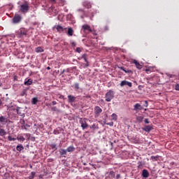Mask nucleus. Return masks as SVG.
<instances>
[{"label": "nucleus", "mask_w": 179, "mask_h": 179, "mask_svg": "<svg viewBox=\"0 0 179 179\" xmlns=\"http://www.w3.org/2000/svg\"><path fill=\"white\" fill-rule=\"evenodd\" d=\"M68 36H73V29H72V27L68 28Z\"/></svg>", "instance_id": "dca6fc26"}, {"label": "nucleus", "mask_w": 179, "mask_h": 179, "mask_svg": "<svg viewBox=\"0 0 179 179\" xmlns=\"http://www.w3.org/2000/svg\"><path fill=\"white\" fill-rule=\"evenodd\" d=\"M120 69H121V71H125V69H124V67H120Z\"/></svg>", "instance_id": "a18cd8bd"}, {"label": "nucleus", "mask_w": 179, "mask_h": 179, "mask_svg": "<svg viewBox=\"0 0 179 179\" xmlns=\"http://www.w3.org/2000/svg\"><path fill=\"white\" fill-rule=\"evenodd\" d=\"M83 29L85 33H89V32L92 31V29L90 28V26H89L87 24L83 25Z\"/></svg>", "instance_id": "423d86ee"}, {"label": "nucleus", "mask_w": 179, "mask_h": 179, "mask_svg": "<svg viewBox=\"0 0 179 179\" xmlns=\"http://www.w3.org/2000/svg\"><path fill=\"white\" fill-rule=\"evenodd\" d=\"M0 86H2V83H0Z\"/></svg>", "instance_id": "864d4df0"}, {"label": "nucleus", "mask_w": 179, "mask_h": 179, "mask_svg": "<svg viewBox=\"0 0 179 179\" xmlns=\"http://www.w3.org/2000/svg\"><path fill=\"white\" fill-rule=\"evenodd\" d=\"M83 58H84V61H85V62H87V59H86V57L83 56Z\"/></svg>", "instance_id": "ea45409f"}, {"label": "nucleus", "mask_w": 179, "mask_h": 179, "mask_svg": "<svg viewBox=\"0 0 179 179\" xmlns=\"http://www.w3.org/2000/svg\"><path fill=\"white\" fill-rule=\"evenodd\" d=\"M115 177V173H114V171H111L109 173H108V176L106 177L107 178H110V179H113Z\"/></svg>", "instance_id": "4468645a"}, {"label": "nucleus", "mask_w": 179, "mask_h": 179, "mask_svg": "<svg viewBox=\"0 0 179 179\" xmlns=\"http://www.w3.org/2000/svg\"><path fill=\"white\" fill-rule=\"evenodd\" d=\"M101 111H103V110H101L99 106H96L94 108V113L96 117H99V115L101 114Z\"/></svg>", "instance_id": "6e6552de"}, {"label": "nucleus", "mask_w": 179, "mask_h": 179, "mask_svg": "<svg viewBox=\"0 0 179 179\" xmlns=\"http://www.w3.org/2000/svg\"><path fill=\"white\" fill-rule=\"evenodd\" d=\"M55 29H56V30H57L59 33H62V31H64V30H66V28H64L61 25L55 26Z\"/></svg>", "instance_id": "0eeeda50"}, {"label": "nucleus", "mask_w": 179, "mask_h": 179, "mask_svg": "<svg viewBox=\"0 0 179 179\" xmlns=\"http://www.w3.org/2000/svg\"><path fill=\"white\" fill-rule=\"evenodd\" d=\"M29 4L27 3H25L20 6V10L22 13H27L29 12Z\"/></svg>", "instance_id": "7ed1b4c3"}, {"label": "nucleus", "mask_w": 179, "mask_h": 179, "mask_svg": "<svg viewBox=\"0 0 179 179\" xmlns=\"http://www.w3.org/2000/svg\"><path fill=\"white\" fill-rule=\"evenodd\" d=\"M124 72H125V73H129V71H127V70H124V71H123Z\"/></svg>", "instance_id": "49530a36"}, {"label": "nucleus", "mask_w": 179, "mask_h": 179, "mask_svg": "<svg viewBox=\"0 0 179 179\" xmlns=\"http://www.w3.org/2000/svg\"><path fill=\"white\" fill-rule=\"evenodd\" d=\"M8 141H16V138H12V136H9L8 137Z\"/></svg>", "instance_id": "c756f323"}, {"label": "nucleus", "mask_w": 179, "mask_h": 179, "mask_svg": "<svg viewBox=\"0 0 179 179\" xmlns=\"http://www.w3.org/2000/svg\"><path fill=\"white\" fill-rule=\"evenodd\" d=\"M36 176V172H31V176L29 177V179H33Z\"/></svg>", "instance_id": "cd10ccee"}, {"label": "nucleus", "mask_w": 179, "mask_h": 179, "mask_svg": "<svg viewBox=\"0 0 179 179\" xmlns=\"http://www.w3.org/2000/svg\"><path fill=\"white\" fill-rule=\"evenodd\" d=\"M16 149L18 152H22V150H23L24 148L23 147V145H17Z\"/></svg>", "instance_id": "412c9836"}, {"label": "nucleus", "mask_w": 179, "mask_h": 179, "mask_svg": "<svg viewBox=\"0 0 179 179\" xmlns=\"http://www.w3.org/2000/svg\"><path fill=\"white\" fill-rule=\"evenodd\" d=\"M17 141H20V142H24V137L20 136L17 138Z\"/></svg>", "instance_id": "c85d7f7f"}, {"label": "nucleus", "mask_w": 179, "mask_h": 179, "mask_svg": "<svg viewBox=\"0 0 179 179\" xmlns=\"http://www.w3.org/2000/svg\"><path fill=\"white\" fill-rule=\"evenodd\" d=\"M133 64H134L137 68V69H141L142 68V65L138 62L136 59L133 61Z\"/></svg>", "instance_id": "ddd939ff"}, {"label": "nucleus", "mask_w": 179, "mask_h": 179, "mask_svg": "<svg viewBox=\"0 0 179 179\" xmlns=\"http://www.w3.org/2000/svg\"><path fill=\"white\" fill-rule=\"evenodd\" d=\"M136 120L138 122H142V121H143V116H138Z\"/></svg>", "instance_id": "4be33fe9"}, {"label": "nucleus", "mask_w": 179, "mask_h": 179, "mask_svg": "<svg viewBox=\"0 0 179 179\" xmlns=\"http://www.w3.org/2000/svg\"><path fill=\"white\" fill-rule=\"evenodd\" d=\"M0 128H1V125H0Z\"/></svg>", "instance_id": "5fc2aeb1"}, {"label": "nucleus", "mask_w": 179, "mask_h": 179, "mask_svg": "<svg viewBox=\"0 0 179 179\" xmlns=\"http://www.w3.org/2000/svg\"><path fill=\"white\" fill-rule=\"evenodd\" d=\"M59 99H64V96L60 95L59 97Z\"/></svg>", "instance_id": "de8ad7c7"}, {"label": "nucleus", "mask_w": 179, "mask_h": 179, "mask_svg": "<svg viewBox=\"0 0 179 179\" xmlns=\"http://www.w3.org/2000/svg\"><path fill=\"white\" fill-rule=\"evenodd\" d=\"M144 122L145 124H149V120L148 119H145Z\"/></svg>", "instance_id": "4c0bfd02"}, {"label": "nucleus", "mask_w": 179, "mask_h": 179, "mask_svg": "<svg viewBox=\"0 0 179 179\" xmlns=\"http://www.w3.org/2000/svg\"><path fill=\"white\" fill-rule=\"evenodd\" d=\"M145 72H149V69H147L145 70Z\"/></svg>", "instance_id": "8fccbe9b"}, {"label": "nucleus", "mask_w": 179, "mask_h": 179, "mask_svg": "<svg viewBox=\"0 0 179 179\" xmlns=\"http://www.w3.org/2000/svg\"><path fill=\"white\" fill-rule=\"evenodd\" d=\"M113 99H114V91L109 90L106 94V101L110 102L111 100H113Z\"/></svg>", "instance_id": "f257e3e1"}, {"label": "nucleus", "mask_w": 179, "mask_h": 179, "mask_svg": "<svg viewBox=\"0 0 179 179\" xmlns=\"http://www.w3.org/2000/svg\"><path fill=\"white\" fill-rule=\"evenodd\" d=\"M36 52H44V50L41 47H38L35 50Z\"/></svg>", "instance_id": "a211bd4d"}, {"label": "nucleus", "mask_w": 179, "mask_h": 179, "mask_svg": "<svg viewBox=\"0 0 179 179\" xmlns=\"http://www.w3.org/2000/svg\"><path fill=\"white\" fill-rule=\"evenodd\" d=\"M151 159H152V160H157V159H159V156H156V157L152 156Z\"/></svg>", "instance_id": "2f4dec72"}, {"label": "nucleus", "mask_w": 179, "mask_h": 179, "mask_svg": "<svg viewBox=\"0 0 179 179\" xmlns=\"http://www.w3.org/2000/svg\"><path fill=\"white\" fill-rule=\"evenodd\" d=\"M21 36H26V32L24 31H21Z\"/></svg>", "instance_id": "f704fd0d"}, {"label": "nucleus", "mask_w": 179, "mask_h": 179, "mask_svg": "<svg viewBox=\"0 0 179 179\" xmlns=\"http://www.w3.org/2000/svg\"><path fill=\"white\" fill-rule=\"evenodd\" d=\"M52 103L53 106H55V104H57V101H53Z\"/></svg>", "instance_id": "37998d69"}, {"label": "nucleus", "mask_w": 179, "mask_h": 179, "mask_svg": "<svg viewBox=\"0 0 179 179\" xmlns=\"http://www.w3.org/2000/svg\"><path fill=\"white\" fill-rule=\"evenodd\" d=\"M75 87L78 90L79 89V83H76L75 84Z\"/></svg>", "instance_id": "c9c22d12"}, {"label": "nucleus", "mask_w": 179, "mask_h": 179, "mask_svg": "<svg viewBox=\"0 0 179 179\" xmlns=\"http://www.w3.org/2000/svg\"><path fill=\"white\" fill-rule=\"evenodd\" d=\"M52 149H55V150H57V145L52 144Z\"/></svg>", "instance_id": "72a5a7b5"}, {"label": "nucleus", "mask_w": 179, "mask_h": 179, "mask_svg": "<svg viewBox=\"0 0 179 179\" xmlns=\"http://www.w3.org/2000/svg\"><path fill=\"white\" fill-rule=\"evenodd\" d=\"M111 117H112V120H113L114 121H117V115L115 113L112 114Z\"/></svg>", "instance_id": "393cba45"}, {"label": "nucleus", "mask_w": 179, "mask_h": 179, "mask_svg": "<svg viewBox=\"0 0 179 179\" xmlns=\"http://www.w3.org/2000/svg\"><path fill=\"white\" fill-rule=\"evenodd\" d=\"M0 122L3 124L5 125L6 124L8 123V119L3 116H1L0 117Z\"/></svg>", "instance_id": "1a4fd4ad"}, {"label": "nucleus", "mask_w": 179, "mask_h": 179, "mask_svg": "<svg viewBox=\"0 0 179 179\" xmlns=\"http://www.w3.org/2000/svg\"><path fill=\"white\" fill-rule=\"evenodd\" d=\"M24 94H26V90H24L21 94V96H24Z\"/></svg>", "instance_id": "e433bc0d"}, {"label": "nucleus", "mask_w": 179, "mask_h": 179, "mask_svg": "<svg viewBox=\"0 0 179 179\" xmlns=\"http://www.w3.org/2000/svg\"><path fill=\"white\" fill-rule=\"evenodd\" d=\"M51 2H55V0H50Z\"/></svg>", "instance_id": "3c124183"}, {"label": "nucleus", "mask_w": 179, "mask_h": 179, "mask_svg": "<svg viewBox=\"0 0 179 179\" xmlns=\"http://www.w3.org/2000/svg\"><path fill=\"white\" fill-rule=\"evenodd\" d=\"M145 107H148V101H145Z\"/></svg>", "instance_id": "a19ab883"}, {"label": "nucleus", "mask_w": 179, "mask_h": 179, "mask_svg": "<svg viewBox=\"0 0 179 179\" xmlns=\"http://www.w3.org/2000/svg\"><path fill=\"white\" fill-rule=\"evenodd\" d=\"M143 131H145V132H150V131H152V127L150 126H146L144 129Z\"/></svg>", "instance_id": "f3484780"}, {"label": "nucleus", "mask_w": 179, "mask_h": 179, "mask_svg": "<svg viewBox=\"0 0 179 179\" xmlns=\"http://www.w3.org/2000/svg\"><path fill=\"white\" fill-rule=\"evenodd\" d=\"M66 150L67 152H73V150H75V148L73 146H69Z\"/></svg>", "instance_id": "b1692460"}, {"label": "nucleus", "mask_w": 179, "mask_h": 179, "mask_svg": "<svg viewBox=\"0 0 179 179\" xmlns=\"http://www.w3.org/2000/svg\"><path fill=\"white\" fill-rule=\"evenodd\" d=\"M71 44H72V45H73V47H75V45H76V43L75 42H73Z\"/></svg>", "instance_id": "c03bdc74"}, {"label": "nucleus", "mask_w": 179, "mask_h": 179, "mask_svg": "<svg viewBox=\"0 0 179 179\" xmlns=\"http://www.w3.org/2000/svg\"><path fill=\"white\" fill-rule=\"evenodd\" d=\"M38 101V99H37V98H33L31 103H32V104H37Z\"/></svg>", "instance_id": "bb28decb"}, {"label": "nucleus", "mask_w": 179, "mask_h": 179, "mask_svg": "<svg viewBox=\"0 0 179 179\" xmlns=\"http://www.w3.org/2000/svg\"><path fill=\"white\" fill-rule=\"evenodd\" d=\"M120 177H121V176H120V174H117V175L116 176V178H117V179L120 178Z\"/></svg>", "instance_id": "79ce46f5"}, {"label": "nucleus", "mask_w": 179, "mask_h": 179, "mask_svg": "<svg viewBox=\"0 0 179 179\" xmlns=\"http://www.w3.org/2000/svg\"><path fill=\"white\" fill-rule=\"evenodd\" d=\"M60 132H61V130L59 129H56L53 131V134L55 135H59Z\"/></svg>", "instance_id": "aec40b11"}, {"label": "nucleus", "mask_w": 179, "mask_h": 179, "mask_svg": "<svg viewBox=\"0 0 179 179\" xmlns=\"http://www.w3.org/2000/svg\"><path fill=\"white\" fill-rule=\"evenodd\" d=\"M6 134V131H5V129H0V135H1V136H5Z\"/></svg>", "instance_id": "6ab92c4d"}, {"label": "nucleus", "mask_w": 179, "mask_h": 179, "mask_svg": "<svg viewBox=\"0 0 179 179\" xmlns=\"http://www.w3.org/2000/svg\"><path fill=\"white\" fill-rule=\"evenodd\" d=\"M142 176L144 178H148V177H149V171H148L146 169H143L142 172Z\"/></svg>", "instance_id": "9b49d317"}, {"label": "nucleus", "mask_w": 179, "mask_h": 179, "mask_svg": "<svg viewBox=\"0 0 179 179\" xmlns=\"http://www.w3.org/2000/svg\"><path fill=\"white\" fill-rule=\"evenodd\" d=\"M87 119L86 118H80V124H81V127L83 129H86L89 124H87Z\"/></svg>", "instance_id": "f03ea898"}, {"label": "nucleus", "mask_w": 179, "mask_h": 179, "mask_svg": "<svg viewBox=\"0 0 179 179\" xmlns=\"http://www.w3.org/2000/svg\"><path fill=\"white\" fill-rule=\"evenodd\" d=\"M105 124L106 125H109L110 127H113V125H114V122H113L105 123Z\"/></svg>", "instance_id": "7c9ffc66"}, {"label": "nucleus", "mask_w": 179, "mask_h": 179, "mask_svg": "<svg viewBox=\"0 0 179 179\" xmlns=\"http://www.w3.org/2000/svg\"><path fill=\"white\" fill-rule=\"evenodd\" d=\"M121 87H124V86H129V87H132V83L127 81V80H122L120 83Z\"/></svg>", "instance_id": "20e7f679"}, {"label": "nucleus", "mask_w": 179, "mask_h": 179, "mask_svg": "<svg viewBox=\"0 0 179 179\" xmlns=\"http://www.w3.org/2000/svg\"><path fill=\"white\" fill-rule=\"evenodd\" d=\"M1 103H2V102H1V100H0V106H1Z\"/></svg>", "instance_id": "603ef678"}, {"label": "nucleus", "mask_w": 179, "mask_h": 179, "mask_svg": "<svg viewBox=\"0 0 179 179\" xmlns=\"http://www.w3.org/2000/svg\"><path fill=\"white\" fill-rule=\"evenodd\" d=\"M76 52L80 53V52H82V49H80V48H77Z\"/></svg>", "instance_id": "473e14b6"}, {"label": "nucleus", "mask_w": 179, "mask_h": 179, "mask_svg": "<svg viewBox=\"0 0 179 179\" xmlns=\"http://www.w3.org/2000/svg\"><path fill=\"white\" fill-rule=\"evenodd\" d=\"M76 100V97L72 95H69L68 96V101L69 103H73Z\"/></svg>", "instance_id": "9d476101"}, {"label": "nucleus", "mask_w": 179, "mask_h": 179, "mask_svg": "<svg viewBox=\"0 0 179 179\" xmlns=\"http://www.w3.org/2000/svg\"><path fill=\"white\" fill-rule=\"evenodd\" d=\"M176 90H179V85L178 84H177L176 85Z\"/></svg>", "instance_id": "58836bf2"}, {"label": "nucleus", "mask_w": 179, "mask_h": 179, "mask_svg": "<svg viewBox=\"0 0 179 179\" xmlns=\"http://www.w3.org/2000/svg\"><path fill=\"white\" fill-rule=\"evenodd\" d=\"M91 129H93V131H94L95 129H99V127H97V125H96V124H92L90 127Z\"/></svg>", "instance_id": "a878e982"}, {"label": "nucleus", "mask_w": 179, "mask_h": 179, "mask_svg": "<svg viewBox=\"0 0 179 179\" xmlns=\"http://www.w3.org/2000/svg\"><path fill=\"white\" fill-rule=\"evenodd\" d=\"M47 69H48V71H50V69H51V68L50 66H48Z\"/></svg>", "instance_id": "09e8293b"}, {"label": "nucleus", "mask_w": 179, "mask_h": 179, "mask_svg": "<svg viewBox=\"0 0 179 179\" xmlns=\"http://www.w3.org/2000/svg\"><path fill=\"white\" fill-rule=\"evenodd\" d=\"M32 84H33V80L31 79H28V80L24 83V85H25V86H30V85H32Z\"/></svg>", "instance_id": "2eb2a0df"}, {"label": "nucleus", "mask_w": 179, "mask_h": 179, "mask_svg": "<svg viewBox=\"0 0 179 179\" xmlns=\"http://www.w3.org/2000/svg\"><path fill=\"white\" fill-rule=\"evenodd\" d=\"M66 152H67L66 150L61 149L60 151H59V153H60V155L62 156V155H66Z\"/></svg>", "instance_id": "5701e85b"}, {"label": "nucleus", "mask_w": 179, "mask_h": 179, "mask_svg": "<svg viewBox=\"0 0 179 179\" xmlns=\"http://www.w3.org/2000/svg\"><path fill=\"white\" fill-rule=\"evenodd\" d=\"M22 20V16H20V15H15L14 16V17L13 18V23H20V22H21Z\"/></svg>", "instance_id": "39448f33"}, {"label": "nucleus", "mask_w": 179, "mask_h": 179, "mask_svg": "<svg viewBox=\"0 0 179 179\" xmlns=\"http://www.w3.org/2000/svg\"><path fill=\"white\" fill-rule=\"evenodd\" d=\"M142 108H143V107H142V106H141V104L136 103L134 105V111H138V110H142Z\"/></svg>", "instance_id": "f8f14e48"}]
</instances>
